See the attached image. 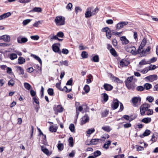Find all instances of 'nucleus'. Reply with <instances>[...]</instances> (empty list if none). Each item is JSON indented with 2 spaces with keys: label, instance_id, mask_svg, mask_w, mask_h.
Returning a JSON list of instances; mask_svg holds the SVG:
<instances>
[{
  "label": "nucleus",
  "instance_id": "1",
  "mask_svg": "<svg viewBox=\"0 0 158 158\" xmlns=\"http://www.w3.org/2000/svg\"><path fill=\"white\" fill-rule=\"evenodd\" d=\"M150 107V105L148 103H144L139 108L141 115L142 116L144 115L145 112L146 111H150V112H146V114L147 115H149L152 114L153 112V110L148 109Z\"/></svg>",
  "mask_w": 158,
  "mask_h": 158
},
{
  "label": "nucleus",
  "instance_id": "2",
  "mask_svg": "<svg viewBox=\"0 0 158 158\" xmlns=\"http://www.w3.org/2000/svg\"><path fill=\"white\" fill-rule=\"evenodd\" d=\"M127 50L128 52L131 53L132 55L135 56L138 54H140V56L142 57L147 55L146 51L145 50Z\"/></svg>",
  "mask_w": 158,
  "mask_h": 158
},
{
  "label": "nucleus",
  "instance_id": "3",
  "mask_svg": "<svg viewBox=\"0 0 158 158\" xmlns=\"http://www.w3.org/2000/svg\"><path fill=\"white\" fill-rule=\"evenodd\" d=\"M55 23L57 26H61L65 23V18L61 16H59L56 17Z\"/></svg>",
  "mask_w": 158,
  "mask_h": 158
},
{
  "label": "nucleus",
  "instance_id": "4",
  "mask_svg": "<svg viewBox=\"0 0 158 158\" xmlns=\"http://www.w3.org/2000/svg\"><path fill=\"white\" fill-rule=\"evenodd\" d=\"M132 102L135 107H138L141 104V98L139 97H134L132 98Z\"/></svg>",
  "mask_w": 158,
  "mask_h": 158
},
{
  "label": "nucleus",
  "instance_id": "5",
  "mask_svg": "<svg viewBox=\"0 0 158 158\" xmlns=\"http://www.w3.org/2000/svg\"><path fill=\"white\" fill-rule=\"evenodd\" d=\"M53 109L55 111V114L56 115L58 114V113H61L64 110V108L61 105H54Z\"/></svg>",
  "mask_w": 158,
  "mask_h": 158
},
{
  "label": "nucleus",
  "instance_id": "6",
  "mask_svg": "<svg viewBox=\"0 0 158 158\" xmlns=\"http://www.w3.org/2000/svg\"><path fill=\"white\" fill-rule=\"evenodd\" d=\"M133 76H131V77H128L127 79H126L124 82L126 86L129 89H130L132 88V85L131 83L133 79Z\"/></svg>",
  "mask_w": 158,
  "mask_h": 158
},
{
  "label": "nucleus",
  "instance_id": "7",
  "mask_svg": "<svg viewBox=\"0 0 158 158\" xmlns=\"http://www.w3.org/2000/svg\"><path fill=\"white\" fill-rule=\"evenodd\" d=\"M120 102L117 99L114 98L111 105L112 109L114 110L117 109L119 105Z\"/></svg>",
  "mask_w": 158,
  "mask_h": 158
},
{
  "label": "nucleus",
  "instance_id": "8",
  "mask_svg": "<svg viewBox=\"0 0 158 158\" xmlns=\"http://www.w3.org/2000/svg\"><path fill=\"white\" fill-rule=\"evenodd\" d=\"M128 22L122 21L118 23L116 25V29L118 30L123 28V27L128 24Z\"/></svg>",
  "mask_w": 158,
  "mask_h": 158
},
{
  "label": "nucleus",
  "instance_id": "9",
  "mask_svg": "<svg viewBox=\"0 0 158 158\" xmlns=\"http://www.w3.org/2000/svg\"><path fill=\"white\" fill-rule=\"evenodd\" d=\"M81 119H82V120L80 123V124L81 125H82L85 124L87 122H89V116L87 114H85Z\"/></svg>",
  "mask_w": 158,
  "mask_h": 158
},
{
  "label": "nucleus",
  "instance_id": "10",
  "mask_svg": "<svg viewBox=\"0 0 158 158\" xmlns=\"http://www.w3.org/2000/svg\"><path fill=\"white\" fill-rule=\"evenodd\" d=\"M17 40L19 43L22 44L27 42L28 41V39L26 37L20 36L17 38Z\"/></svg>",
  "mask_w": 158,
  "mask_h": 158
},
{
  "label": "nucleus",
  "instance_id": "11",
  "mask_svg": "<svg viewBox=\"0 0 158 158\" xmlns=\"http://www.w3.org/2000/svg\"><path fill=\"white\" fill-rule=\"evenodd\" d=\"M2 40L6 42H9L10 41V37L9 35H5L0 36V40Z\"/></svg>",
  "mask_w": 158,
  "mask_h": 158
},
{
  "label": "nucleus",
  "instance_id": "12",
  "mask_svg": "<svg viewBox=\"0 0 158 158\" xmlns=\"http://www.w3.org/2000/svg\"><path fill=\"white\" fill-rule=\"evenodd\" d=\"M145 78L150 81H152L157 80V76L156 74L152 75L147 77Z\"/></svg>",
  "mask_w": 158,
  "mask_h": 158
},
{
  "label": "nucleus",
  "instance_id": "13",
  "mask_svg": "<svg viewBox=\"0 0 158 158\" xmlns=\"http://www.w3.org/2000/svg\"><path fill=\"white\" fill-rule=\"evenodd\" d=\"M103 87L107 91H110L113 88V86L111 85L105 83L103 85Z\"/></svg>",
  "mask_w": 158,
  "mask_h": 158
},
{
  "label": "nucleus",
  "instance_id": "14",
  "mask_svg": "<svg viewBox=\"0 0 158 158\" xmlns=\"http://www.w3.org/2000/svg\"><path fill=\"white\" fill-rule=\"evenodd\" d=\"M41 147L42 151L48 156H49L51 154L52 152L49 153V150L48 149L46 148L45 147L43 146H41Z\"/></svg>",
  "mask_w": 158,
  "mask_h": 158
},
{
  "label": "nucleus",
  "instance_id": "15",
  "mask_svg": "<svg viewBox=\"0 0 158 158\" xmlns=\"http://www.w3.org/2000/svg\"><path fill=\"white\" fill-rule=\"evenodd\" d=\"M151 131L149 130L146 129L145 130L143 133L139 135V137L141 138H143L145 136H148L151 133Z\"/></svg>",
  "mask_w": 158,
  "mask_h": 158
},
{
  "label": "nucleus",
  "instance_id": "16",
  "mask_svg": "<svg viewBox=\"0 0 158 158\" xmlns=\"http://www.w3.org/2000/svg\"><path fill=\"white\" fill-rule=\"evenodd\" d=\"M92 16L91 12V9L90 8H89L87 9L86 11L85 14V16L86 18H89Z\"/></svg>",
  "mask_w": 158,
  "mask_h": 158
},
{
  "label": "nucleus",
  "instance_id": "17",
  "mask_svg": "<svg viewBox=\"0 0 158 158\" xmlns=\"http://www.w3.org/2000/svg\"><path fill=\"white\" fill-rule=\"evenodd\" d=\"M146 42L147 38H144L143 39L138 49H142L143 47L145 45Z\"/></svg>",
  "mask_w": 158,
  "mask_h": 158
},
{
  "label": "nucleus",
  "instance_id": "18",
  "mask_svg": "<svg viewBox=\"0 0 158 158\" xmlns=\"http://www.w3.org/2000/svg\"><path fill=\"white\" fill-rule=\"evenodd\" d=\"M11 15L10 12L4 13L0 16V20L8 18Z\"/></svg>",
  "mask_w": 158,
  "mask_h": 158
},
{
  "label": "nucleus",
  "instance_id": "19",
  "mask_svg": "<svg viewBox=\"0 0 158 158\" xmlns=\"http://www.w3.org/2000/svg\"><path fill=\"white\" fill-rule=\"evenodd\" d=\"M120 40L122 41V44H127L129 43V41L126 38V37L125 36H122L120 38Z\"/></svg>",
  "mask_w": 158,
  "mask_h": 158
},
{
  "label": "nucleus",
  "instance_id": "20",
  "mask_svg": "<svg viewBox=\"0 0 158 158\" xmlns=\"http://www.w3.org/2000/svg\"><path fill=\"white\" fill-rule=\"evenodd\" d=\"M42 135V143L46 146L48 145V143L46 139V137L45 135L43 134Z\"/></svg>",
  "mask_w": 158,
  "mask_h": 158
},
{
  "label": "nucleus",
  "instance_id": "21",
  "mask_svg": "<svg viewBox=\"0 0 158 158\" xmlns=\"http://www.w3.org/2000/svg\"><path fill=\"white\" fill-rule=\"evenodd\" d=\"M102 95H103L102 97V98L103 99V101H102V102H106L109 98V96L106 93H104L102 94Z\"/></svg>",
  "mask_w": 158,
  "mask_h": 158
},
{
  "label": "nucleus",
  "instance_id": "22",
  "mask_svg": "<svg viewBox=\"0 0 158 158\" xmlns=\"http://www.w3.org/2000/svg\"><path fill=\"white\" fill-rule=\"evenodd\" d=\"M151 118H144L142 119L141 122L144 123L146 124L149 123L151 121Z\"/></svg>",
  "mask_w": 158,
  "mask_h": 158
},
{
  "label": "nucleus",
  "instance_id": "23",
  "mask_svg": "<svg viewBox=\"0 0 158 158\" xmlns=\"http://www.w3.org/2000/svg\"><path fill=\"white\" fill-rule=\"evenodd\" d=\"M135 44L134 43H130L127 44V45L126 47V48L127 49L130 48H134V49H136V48L135 46Z\"/></svg>",
  "mask_w": 158,
  "mask_h": 158
},
{
  "label": "nucleus",
  "instance_id": "24",
  "mask_svg": "<svg viewBox=\"0 0 158 158\" xmlns=\"http://www.w3.org/2000/svg\"><path fill=\"white\" fill-rule=\"evenodd\" d=\"M60 44L59 43L54 44L52 46V49H60Z\"/></svg>",
  "mask_w": 158,
  "mask_h": 158
},
{
  "label": "nucleus",
  "instance_id": "25",
  "mask_svg": "<svg viewBox=\"0 0 158 158\" xmlns=\"http://www.w3.org/2000/svg\"><path fill=\"white\" fill-rule=\"evenodd\" d=\"M68 142L69 143V145L71 147H73L74 145V141L73 137H70L69 139Z\"/></svg>",
  "mask_w": 158,
  "mask_h": 158
},
{
  "label": "nucleus",
  "instance_id": "26",
  "mask_svg": "<svg viewBox=\"0 0 158 158\" xmlns=\"http://www.w3.org/2000/svg\"><path fill=\"white\" fill-rule=\"evenodd\" d=\"M25 59L23 57L20 56L18 59V63L19 64H22L25 62Z\"/></svg>",
  "mask_w": 158,
  "mask_h": 158
},
{
  "label": "nucleus",
  "instance_id": "27",
  "mask_svg": "<svg viewBox=\"0 0 158 158\" xmlns=\"http://www.w3.org/2000/svg\"><path fill=\"white\" fill-rule=\"evenodd\" d=\"M91 60L95 62H98L99 61V57L98 55H94L92 58L91 59Z\"/></svg>",
  "mask_w": 158,
  "mask_h": 158
},
{
  "label": "nucleus",
  "instance_id": "28",
  "mask_svg": "<svg viewBox=\"0 0 158 158\" xmlns=\"http://www.w3.org/2000/svg\"><path fill=\"white\" fill-rule=\"evenodd\" d=\"M31 56H32L35 59L37 60L39 62L40 64H42V61L41 59L38 56L34 54H31Z\"/></svg>",
  "mask_w": 158,
  "mask_h": 158
},
{
  "label": "nucleus",
  "instance_id": "29",
  "mask_svg": "<svg viewBox=\"0 0 158 158\" xmlns=\"http://www.w3.org/2000/svg\"><path fill=\"white\" fill-rule=\"evenodd\" d=\"M61 81V80L59 81V82L56 83V86L58 89L60 90L61 91H64L63 89H62V88L60 87Z\"/></svg>",
  "mask_w": 158,
  "mask_h": 158
},
{
  "label": "nucleus",
  "instance_id": "30",
  "mask_svg": "<svg viewBox=\"0 0 158 158\" xmlns=\"http://www.w3.org/2000/svg\"><path fill=\"white\" fill-rule=\"evenodd\" d=\"M144 89H145L146 90H148L152 88V85L150 84L146 83L144 85Z\"/></svg>",
  "mask_w": 158,
  "mask_h": 158
},
{
  "label": "nucleus",
  "instance_id": "31",
  "mask_svg": "<svg viewBox=\"0 0 158 158\" xmlns=\"http://www.w3.org/2000/svg\"><path fill=\"white\" fill-rule=\"evenodd\" d=\"M47 91L48 94L49 95L51 96H53L54 95V92L53 89L52 88H48L47 90Z\"/></svg>",
  "mask_w": 158,
  "mask_h": 158
},
{
  "label": "nucleus",
  "instance_id": "32",
  "mask_svg": "<svg viewBox=\"0 0 158 158\" xmlns=\"http://www.w3.org/2000/svg\"><path fill=\"white\" fill-rule=\"evenodd\" d=\"M57 129V127H55L54 128L53 125L50 126L49 128V131L52 132H55L56 131Z\"/></svg>",
  "mask_w": 158,
  "mask_h": 158
},
{
  "label": "nucleus",
  "instance_id": "33",
  "mask_svg": "<svg viewBox=\"0 0 158 158\" xmlns=\"http://www.w3.org/2000/svg\"><path fill=\"white\" fill-rule=\"evenodd\" d=\"M42 10L40 7H35L31 10L32 12H40L42 11Z\"/></svg>",
  "mask_w": 158,
  "mask_h": 158
},
{
  "label": "nucleus",
  "instance_id": "34",
  "mask_svg": "<svg viewBox=\"0 0 158 158\" xmlns=\"http://www.w3.org/2000/svg\"><path fill=\"white\" fill-rule=\"evenodd\" d=\"M69 128L71 132H75V126L74 124L71 123L69 126Z\"/></svg>",
  "mask_w": 158,
  "mask_h": 158
},
{
  "label": "nucleus",
  "instance_id": "35",
  "mask_svg": "<svg viewBox=\"0 0 158 158\" xmlns=\"http://www.w3.org/2000/svg\"><path fill=\"white\" fill-rule=\"evenodd\" d=\"M17 57V56L16 54L13 53L10 54V58L12 60L16 59Z\"/></svg>",
  "mask_w": 158,
  "mask_h": 158
},
{
  "label": "nucleus",
  "instance_id": "36",
  "mask_svg": "<svg viewBox=\"0 0 158 158\" xmlns=\"http://www.w3.org/2000/svg\"><path fill=\"white\" fill-rule=\"evenodd\" d=\"M83 89L86 93H88L90 90V88L89 85H85Z\"/></svg>",
  "mask_w": 158,
  "mask_h": 158
},
{
  "label": "nucleus",
  "instance_id": "37",
  "mask_svg": "<svg viewBox=\"0 0 158 158\" xmlns=\"http://www.w3.org/2000/svg\"><path fill=\"white\" fill-rule=\"evenodd\" d=\"M102 129L107 132H109L111 130L110 127L109 126L103 127Z\"/></svg>",
  "mask_w": 158,
  "mask_h": 158
},
{
  "label": "nucleus",
  "instance_id": "38",
  "mask_svg": "<svg viewBox=\"0 0 158 158\" xmlns=\"http://www.w3.org/2000/svg\"><path fill=\"white\" fill-rule=\"evenodd\" d=\"M98 143L96 142V140H94V139H92L90 141L89 144H86V145H96Z\"/></svg>",
  "mask_w": 158,
  "mask_h": 158
},
{
  "label": "nucleus",
  "instance_id": "39",
  "mask_svg": "<svg viewBox=\"0 0 158 158\" xmlns=\"http://www.w3.org/2000/svg\"><path fill=\"white\" fill-rule=\"evenodd\" d=\"M81 56L83 58H86L88 57V54L86 51H83L82 52Z\"/></svg>",
  "mask_w": 158,
  "mask_h": 158
},
{
  "label": "nucleus",
  "instance_id": "40",
  "mask_svg": "<svg viewBox=\"0 0 158 158\" xmlns=\"http://www.w3.org/2000/svg\"><path fill=\"white\" fill-rule=\"evenodd\" d=\"M57 147L59 150L61 151L63 149L64 145L62 143H59L58 144Z\"/></svg>",
  "mask_w": 158,
  "mask_h": 158
},
{
  "label": "nucleus",
  "instance_id": "41",
  "mask_svg": "<svg viewBox=\"0 0 158 158\" xmlns=\"http://www.w3.org/2000/svg\"><path fill=\"white\" fill-rule=\"evenodd\" d=\"M25 88L27 90H30L31 88V85L28 83L25 82L24 83Z\"/></svg>",
  "mask_w": 158,
  "mask_h": 158
},
{
  "label": "nucleus",
  "instance_id": "42",
  "mask_svg": "<svg viewBox=\"0 0 158 158\" xmlns=\"http://www.w3.org/2000/svg\"><path fill=\"white\" fill-rule=\"evenodd\" d=\"M94 156L95 157H97L101 155V152L100 151L97 150L94 152Z\"/></svg>",
  "mask_w": 158,
  "mask_h": 158
},
{
  "label": "nucleus",
  "instance_id": "43",
  "mask_svg": "<svg viewBox=\"0 0 158 158\" xmlns=\"http://www.w3.org/2000/svg\"><path fill=\"white\" fill-rule=\"evenodd\" d=\"M110 52L112 55L114 57H116L118 56V55L115 50H110Z\"/></svg>",
  "mask_w": 158,
  "mask_h": 158
},
{
  "label": "nucleus",
  "instance_id": "44",
  "mask_svg": "<svg viewBox=\"0 0 158 158\" xmlns=\"http://www.w3.org/2000/svg\"><path fill=\"white\" fill-rule=\"evenodd\" d=\"M157 58L155 57H153L148 61V64H150L151 63H154L157 60Z\"/></svg>",
  "mask_w": 158,
  "mask_h": 158
},
{
  "label": "nucleus",
  "instance_id": "45",
  "mask_svg": "<svg viewBox=\"0 0 158 158\" xmlns=\"http://www.w3.org/2000/svg\"><path fill=\"white\" fill-rule=\"evenodd\" d=\"M109 114V111L106 110L102 113V116L103 117H105L107 116Z\"/></svg>",
  "mask_w": 158,
  "mask_h": 158
},
{
  "label": "nucleus",
  "instance_id": "46",
  "mask_svg": "<svg viewBox=\"0 0 158 158\" xmlns=\"http://www.w3.org/2000/svg\"><path fill=\"white\" fill-rule=\"evenodd\" d=\"M157 136L158 135H156V136L155 135L153 134L151 140L153 142H156L157 139Z\"/></svg>",
  "mask_w": 158,
  "mask_h": 158
},
{
  "label": "nucleus",
  "instance_id": "47",
  "mask_svg": "<svg viewBox=\"0 0 158 158\" xmlns=\"http://www.w3.org/2000/svg\"><path fill=\"white\" fill-rule=\"evenodd\" d=\"M148 61L146 62L145 61V59H143L141 61H140L139 63V64L140 65L146 64H148Z\"/></svg>",
  "mask_w": 158,
  "mask_h": 158
},
{
  "label": "nucleus",
  "instance_id": "48",
  "mask_svg": "<svg viewBox=\"0 0 158 158\" xmlns=\"http://www.w3.org/2000/svg\"><path fill=\"white\" fill-rule=\"evenodd\" d=\"M136 89L138 91L140 92L143 91L144 89L143 87L141 85L137 86L136 88Z\"/></svg>",
  "mask_w": 158,
  "mask_h": 158
},
{
  "label": "nucleus",
  "instance_id": "49",
  "mask_svg": "<svg viewBox=\"0 0 158 158\" xmlns=\"http://www.w3.org/2000/svg\"><path fill=\"white\" fill-rule=\"evenodd\" d=\"M31 20L30 19H27L24 20L23 22V25L25 26L29 23L31 22Z\"/></svg>",
  "mask_w": 158,
  "mask_h": 158
},
{
  "label": "nucleus",
  "instance_id": "50",
  "mask_svg": "<svg viewBox=\"0 0 158 158\" xmlns=\"http://www.w3.org/2000/svg\"><path fill=\"white\" fill-rule=\"evenodd\" d=\"M111 30H110L109 31L106 33V36L108 39H110L111 37Z\"/></svg>",
  "mask_w": 158,
  "mask_h": 158
},
{
  "label": "nucleus",
  "instance_id": "51",
  "mask_svg": "<svg viewBox=\"0 0 158 158\" xmlns=\"http://www.w3.org/2000/svg\"><path fill=\"white\" fill-rule=\"evenodd\" d=\"M15 84V81H14L12 78H11L10 81H9L8 84V85H11V86H13Z\"/></svg>",
  "mask_w": 158,
  "mask_h": 158
},
{
  "label": "nucleus",
  "instance_id": "52",
  "mask_svg": "<svg viewBox=\"0 0 158 158\" xmlns=\"http://www.w3.org/2000/svg\"><path fill=\"white\" fill-rule=\"evenodd\" d=\"M114 81L118 83H121L122 84L123 83V81L120 80L117 77H116L115 79L114 80Z\"/></svg>",
  "mask_w": 158,
  "mask_h": 158
},
{
  "label": "nucleus",
  "instance_id": "53",
  "mask_svg": "<svg viewBox=\"0 0 158 158\" xmlns=\"http://www.w3.org/2000/svg\"><path fill=\"white\" fill-rule=\"evenodd\" d=\"M39 38V36L38 35H33L31 36V39L35 40H38Z\"/></svg>",
  "mask_w": 158,
  "mask_h": 158
},
{
  "label": "nucleus",
  "instance_id": "54",
  "mask_svg": "<svg viewBox=\"0 0 158 158\" xmlns=\"http://www.w3.org/2000/svg\"><path fill=\"white\" fill-rule=\"evenodd\" d=\"M73 82V80L72 78H71L66 83V85H72V83Z\"/></svg>",
  "mask_w": 158,
  "mask_h": 158
},
{
  "label": "nucleus",
  "instance_id": "55",
  "mask_svg": "<svg viewBox=\"0 0 158 158\" xmlns=\"http://www.w3.org/2000/svg\"><path fill=\"white\" fill-rule=\"evenodd\" d=\"M95 131V129L94 128H91V129H89L88 130L86 131V133L87 134H90L94 132Z\"/></svg>",
  "mask_w": 158,
  "mask_h": 158
},
{
  "label": "nucleus",
  "instance_id": "56",
  "mask_svg": "<svg viewBox=\"0 0 158 158\" xmlns=\"http://www.w3.org/2000/svg\"><path fill=\"white\" fill-rule=\"evenodd\" d=\"M143 125L142 124L138 123L136 126L135 127V129L138 130L137 128L141 129L143 127Z\"/></svg>",
  "mask_w": 158,
  "mask_h": 158
},
{
  "label": "nucleus",
  "instance_id": "57",
  "mask_svg": "<svg viewBox=\"0 0 158 158\" xmlns=\"http://www.w3.org/2000/svg\"><path fill=\"white\" fill-rule=\"evenodd\" d=\"M57 36L58 37L61 38H63L64 36V33L62 31H60L57 34Z\"/></svg>",
  "mask_w": 158,
  "mask_h": 158
},
{
  "label": "nucleus",
  "instance_id": "58",
  "mask_svg": "<svg viewBox=\"0 0 158 158\" xmlns=\"http://www.w3.org/2000/svg\"><path fill=\"white\" fill-rule=\"evenodd\" d=\"M82 9L79 6H77L75 8V11L76 14H77L79 11L81 12Z\"/></svg>",
  "mask_w": 158,
  "mask_h": 158
},
{
  "label": "nucleus",
  "instance_id": "59",
  "mask_svg": "<svg viewBox=\"0 0 158 158\" xmlns=\"http://www.w3.org/2000/svg\"><path fill=\"white\" fill-rule=\"evenodd\" d=\"M146 100L150 102H152L153 101L154 98L152 97L149 96L146 98Z\"/></svg>",
  "mask_w": 158,
  "mask_h": 158
},
{
  "label": "nucleus",
  "instance_id": "60",
  "mask_svg": "<svg viewBox=\"0 0 158 158\" xmlns=\"http://www.w3.org/2000/svg\"><path fill=\"white\" fill-rule=\"evenodd\" d=\"M99 11L98 8L96 7L91 12V13L92 15H95L96 13H97Z\"/></svg>",
  "mask_w": 158,
  "mask_h": 158
},
{
  "label": "nucleus",
  "instance_id": "61",
  "mask_svg": "<svg viewBox=\"0 0 158 158\" xmlns=\"http://www.w3.org/2000/svg\"><path fill=\"white\" fill-rule=\"evenodd\" d=\"M129 118L130 117L129 115H125L121 117V119L123 120V119H124L127 120H129Z\"/></svg>",
  "mask_w": 158,
  "mask_h": 158
},
{
  "label": "nucleus",
  "instance_id": "62",
  "mask_svg": "<svg viewBox=\"0 0 158 158\" xmlns=\"http://www.w3.org/2000/svg\"><path fill=\"white\" fill-rule=\"evenodd\" d=\"M60 63L61 64H63L66 66H68V61L67 60H65L64 61H60Z\"/></svg>",
  "mask_w": 158,
  "mask_h": 158
},
{
  "label": "nucleus",
  "instance_id": "63",
  "mask_svg": "<svg viewBox=\"0 0 158 158\" xmlns=\"http://www.w3.org/2000/svg\"><path fill=\"white\" fill-rule=\"evenodd\" d=\"M120 66L122 67H125V61H124V59H122L120 61Z\"/></svg>",
  "mask_w": 158,
  "mask_h": 158
},
{
  "label": "nucleus",
  "instance_id": "64",
  "mask_svg": "<svg viewBox=\"0 0 158 158\" xmlns=\"http://www.w3.org/2000/svg\"><path fill=\"white\" fill-rule=\"evenodd\" d=\"M75 154V150H73L69 154V156L70 157H73L74 156Z\"/></svg>",
  "mask_w": 158,
  "mask_h": 158
}]
</instances>
